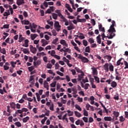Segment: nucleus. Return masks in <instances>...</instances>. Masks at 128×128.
<instances>
[{
	"instance_id": "nucleus-11",
	"label": "nucleus",
	"mask_w": 128,
	"mask_h": 128,
	"mask_svg": "<svg viewBox=\"0 0 128 128\" xmlns=\"http://www.w3.org/2000/svg\"><path fill=\"white\" fill-rule=\"evenodd\" d=\"M98 29L100 32H105V29L102 24L98 25Z\"/></svg>"
},
{
	"instance_id": "nucleus-28",
	"label": "nucleus",
	"mask_w": 128,
	"mask_h": 128,
	"mask_svg": "<svg viewBox=\"0 0 128 128\" xmlns=\"http://www.w3.org/2000/svg\"><path fill=\"white\" fill-rule=\"evenodd\" d=\"M85 52L90 53V46L86 47Z\"/></svg>"
},
{
	"instance_id": "nucleus-7",
	"label": "nucleus",
	"mask_w": 128,
	"mask_h": 128,
	"mask_svg": "<svg viewBox=\"0 0 128 128\" xmlns=\"http://www.w3.org/2000/svg\"><path fill=\"white\" fill-rule=\"evenodd\" d=\"M41 43L42 44V46L43 47L45 46L48 44V42L45 40V39H42Z\"/></svg>"
},
{
	"instance_id": "nucleus-58",
	"label": "nucleus",
	"mask_w": 128,
	"mask_h": 128,
	"mask_svg": "<svg viewBox=\"0 0 128 128\" xmlns=\"http://www.w3.org/2000/svg\"><path fill=\"white\" fill-rule=\"evenodd\" d=\"M60 68V65L58 62H56L55 64V70H58Z\"/></svg>"
},
{
	"instance_id": "nucleus-35",
	"label": "nucleus",
	"mask_w": 128,
	"mask_h": 128,
	"mask_svg": "<svg viewBox=\"0 0 128 128\" xmlns=\"http://www.w3.org/2000/svg\"><path fill=\"white\" fill-rule=\"evenodd\" d=\"M36 48L35 47H33L30 50V52L33 54H36Z\"/></svg>"
},
{
	"instance_id": "nucleus-64",
	"label": "nucleus",
	"mask_w": 128,
	"mask_h": 128,
	"mask_svg": "<svg viewBox=\"0 0 128 128\" xmlns=\"http://www.w3.org/2000/svg\"><path fill=\"white\" fill-rule=\"evenodd\" d=\"M124 114H125V118H126L127 119H128V112L125 111Z\"/></svg>"
},
{
	"instance_id": "nucleus-56",
	"label": "nucleus",
	"mask_w": 128,
	"mask_h": 128,
	"mask_svg": "<svg viewBox=\"0 0 128 128\" xmlns=\"http://www.w3.org/2000/svg\"><path fill=\"white\" fill-rule=\"evenodd\" d=\"M124 64L126 66L124 67V69H126L128 68V62L126 61H124Z\"/></svg>"
},
{
	"instance_id": "nucleus-15",
	"label": "nucleus",
	"mask_w": 128,
	"mask_h": 128,
	"mask_svg": "<svg viewBox=\"0 0 128 128\" xmlns=\"http://www.w3.org/2000/svg\"><path fill=\"white\" fill-rule=\"evenodd\" d=\"M21 50L25 54H30L28 48H22Z\"/></svg>"
},
{
	"instance_id": "nucleus-55",
	"label": "nucleus",
	"mask_w": 128,
	"mask_h": 128,
	"mask_svg": "<svg viewBox=\"0 0 128 128\" xmlns=\"http://www.w3.org/2000/svg\"><path fill=\"white\" fill-rule=\"evenodd\" d=\"M52 65L50 63H48L46 65V68H52Z\"/></svg>"
},
{
	"instance_id": "nucleus-23",
	"label": "nucleus",
	"mask_w": 128,
	"mask_h": 128,
	"mask_svg": "<svg viewBox=\"0 0 128 128\" xmlns=\"http://www.w3.org/2000/svg\"><path fill=\"white\" fill-rule=\"evenodd\" d=\"M113 114L116 118H118L120 115V112H117V111H114Z\"/></svg>"
},
{
	"instance_id": "nucleus-10",
	"label": "nucleus",
	"mask_w": 128,
	"mask_h": 128,
	"mask_svg": "<svg viewBox=\"0 0 128 128\" xmlns=\"http://www.w3.org/2000/svg\"><path fill=\"white\" fill-rule=\"evenodd\" d=\"M10 108H11L12 109H14V110H16V104L14 102H10Z\"/></svg>"
},
{
	"instance_id": "nucleus-14",
	"label": "nucleus",
	"mask_w": 128,
	"mask_h": 128,
	"mask_svg": "<svg viewBox=\"0 0 128 128\" xmlns=\"http://www.w3.org/2000/svg\"><path fill=\"white\" fill-rule=\"evenodd\" d=\"M23 47L28 48V39H26L24 40V43L22 44Z\"/></svg>"
},
{
	"instance_id": "nucleus-22",
	"label": "nucleus",
	"mask_w": 128,
	"mask_h": 128,
	"mask_svg": "<svg viewBox=\"0 0 128 128\" xmlns=\"http://www.w3.org/2000/svg\"><path fill=\"white\" fill-rule=\"evenodd\" d=\"M74 113L76 117L80 118V117L82 116V114L78 112V111H74Z\"/></svg>"
},
{
	"instance_id": "nucleus-4",
	"label": "nucleus",
	"mask_w": 128,
	"mask_h": 128,
	"mask_svg": "<svg viewBox=\"0 0 128 128\" xmlns=\"http://www.w3.org/2000/svg\"><path fill=\"white\" fill-rule=\"evenodd\" d=\"M91 70H92V74L94 77L98 76V71L96 70V68H94V67H92L91 68Z\"/></svg>"
},
{
	"instance_id": "nucleus-59",
	"label": "nucleus",
	"mask_w": 128,
	"mask_h": 128,
	"mask_svg": "<svg viewBox=\"0 0 128 128\" xmlns=\"http://www.w3.org/2000/svg\"><path fill=\"white\" fill-rule=\"evenodd\" d=\"M58 16H60V18H64V16H62L60 12H59L58 14Z\"/></svg>"
},
{
	"instance_id": "nucleus-26",
	"label": "nucleus",
	"mask_w": 128,
	"mask_h": 128,
	"mask_svg": "<svg viewBox=\"0 0 128 128\" xmlns=\"http://www.w3.org/2000/svg\"><path fill=\"white\" fill-rule=\"evenodd\" d=\"M34 75H32V76H30V80L29 82H31L32 84H34V82L32 81V80H34Z\"/></svg>"
},
{
	"instance_id": "nucleus-34",
	"label": "nucleus",
	"mask_w": 128,
	"mask_h": 128,
	"mask_svg": "<svg viewBox=\"0 0 128 128\" xmlns=\"http://www.w3.org/2000/svg\"><path fill=\"white\" fill-rule=\"evenodd\" d=\"M75 107H76V109L78 110H79L80 112L82 111V108H81V107L79 105L76 104L75 106Z\"/></svg>"
},
{
	"instance_id": "nucleus-31",
	"label": "nucleus",
	"mask_w": 128,
	"mask_h": 128,
	"mask_svg": "<svg viewBox=\"0 0 128 128\" xmlns=\"http://www.w3.org/2000/svg\"><path fill=\"white\" fill-rule=\"evenodd\" d=\"M52 18L54 20H57L58 19V14H56L52 13Z\"/></svg>"
},
{
	"instance_id": "nucleus-25",
	"label": "nucleus",
	"mask_w": 128,
	"mask_h": 128,
	"mask_svg": "<svg viewBox=\"0 0 128 128\" xmlns=\"http://www.w3.org/2000/svg\"><path fill=\"white\" fill-rule=\"evenodd\" d=\"M14 124L18 126V128H20L22 126V123L20 122H16L14 123Z\"/></svg>"
},
{
	"instance_id": "nucleus-33",
	"label": "nucleus",
	"mask_w": 128,
	"mask_h": 128,
	"mask_svg": "<svg viewBox=\"0 0 128 128\" xmlns=\"http://www.w3.org/2000/svg\"><path fill=\"white\" fill-rule=\"evenodd\" d=\"M94 79L96 82L97 84H100V78L96 76H94Z\"/></svg>"
},
{
	"instance_id": "nucleus-12",
	"label": "nucleus",
	"mask_w": 128,
	"mask_h": 128,
	"mask_svg": "<svg viewBox=\"0 0 128 128\" xmlns=\"http://www.w3.org/2000/svg\"><path fill=\"white\" fill-rule=\"evenodd\" d=\"M44 88H46L47 90H49V84L48 82L46 81H44Z\"/></svg>"
},
{
	"instance_id": "nucleus-63",
	"label": "nucleus",
	"mask_w": 128,
	"mask_h": 128,
	"mask_svg": "<svg viewBox=\"0 0 128 128\" xmlns=\"http://www.w3.org/2000/svg\"><path fill=\"white\" fill-rule=\"evenodd\" d=\"M12 119H13V117L12 116H9V118H8V120H9V122H12Z\"/></svg>"
},
{
	"instance_id": "nucleus-43",
	"label": "nucleus",
	"mask_w": 128,
	"mask_h": 128,
	"mask_svg": "<svg viewBox=\"0 0 128 128\" xmlns=\"http://www.w3.org/2000/svg\"><path fill=\"white\" fill-rule=\"evenodd\" d=\"M90 86V84H88V83H86V84H85L84 87V90H88V88Z\"/></svg>"
},
{
	"instance_id": "nucleus-52",
	"label": "nucleus",
	"mask_w": 128,
	"mask_h": 128,
	"mask_svg": "<svg viewBox=\"0 0 128 128\" xmlns=\"http://www.w3.org/2000/svg\"><path fill=\"white\" fill-rule=\"evenodd\" d=\"M58 40V38H56L54 39V40H53V42H52V44H56Z\"/></svg>"
},
{
	"instance_id": "nucleus-29",
	"label": "nucleus",
	"mask_w": 128,
	"mask_h": 128,
	"mask_svg": "<svg viewBox=\"0 0 128 128\" xmlns=\"http://www.w3.org/2000/svg\"><path fill=\"white\" fill-rule=\"evenodd\" d=\"M56 84H57V82L55 81V82H52L50 86L52 88H55L56 86Z\"/></svg>"
},
{
	"instance_id": "nucleus-62",
	"label": "nucleus",
	"mask_w": 128,
	"mask_h": 128,
	"mask_svg": "<svg viewBox=\"0 0 128 128\" xmlns=\"http://www.w3.org/2000/svg\"><path fill=\"white\" fill-rule=\"evenodd\" d=\"M97 39V42L99 44H101V38L99 37L96 38Z\"/></svg>"
},
{
	"instance_id": "nucleus-37",
	"label": "nucleus",
	"mask_w": 128,
	"mask_h": 128,
	"mask_svg": "<svg viewBox=\"0 0 128 128\" xmlns=\"http://www.w3.org/2000/svg\"><path fill=\"white\" fill-rule=\"evenodd\" d=\"M52 35H53L54 36H56L58 35V33H57L56 30H52Z\"/></svg>"
},
{
	"instance_id": "nucleus-38",
	"label": "nucleus",
	"mask_w": 128,
	"mask_h": 128,
	"mask_svg": "<svg viewBox=\"0 0 128 128\" xmlns=\"http://www.w3.org/2000/svg\"><path fill=\"white\" fill-rule=\"evenodd\" d=\"M0 52L2 54H6V50L4 48L0 49Z\"/></svg>"
},
{
	"instance_id": "nucleus-13",
	"label": "nucleus",
	"mask_w": 128,
	"mask_h": 128,
	"mask_svg": "<svg viewBox=\"0 0 128 128\" xmlns=\"http://www.w3.org/2000/svg\"><path fill=\"white\" fill-rule=\"evenodd\" d=\"M110 86L112 88H115L117 86H118V83L115 82V81H112L111 83H110Z\"/></svg>"
},
{
	"instance_id": "nucleus-53",
	"label": "nucleus",
	"mask_w": 128,
	"mask_h": 128,
	"mask_svg": "<svg viewBox=\"0 0 128 128\" xmlns=\"http://www.w3.org/2000/svg\"><path fill=\"white\" fill-rule=\"evenodd\" d=\"M79 22H86V18H80V20H78Z\"/></svg>"
},
{
	"instance_id": "nucleus-39",
	"label": "nucleus",
	"mask_w": 128,
	"mask_h": 128,
	"mask_svg": "<svg viewBox=\"0 0 128 128\" xmlns=\"http://www.w3.org/2000/svg\"><path fill=\"white\" fill-rule=\"evenodd\" d=\"M82 43H83V45L84 46H87L88 45V42L86 40H83Z\"/></svg>"
},
{
	"instance_id": "nucleus-1",
	"label": "nucleus",
	"mask_w": 128,
	"mask_h": 128,
	"mask_svg": "<svg viewBox=\"0 0 128 128\" xmlns=\"http://www.w3.org/2000/svg\"><path fill=\"white\" fill-rule=\"evenodd\" d=\"M112 24L110 27L109 30H108V34L106 36L104 33L101 34V36L102 37V40H104V38L107 37L108 39H112L114 36H116V34L114 32H116V30L114 28V26L116 24V22L114 20H112Z\"/></svg>"
},
{
	"instance_id": "nucleus-41",
	"label": "nucleus",
	"mask_w": 128,
	"mask_h": 128,
	"mask_svg": "<svg viewBox=\"0 0 128 128\" xmlns=\"http://www.w3.org/2000/svg\"><path fill=\"white\" fill-rule=\"evenodd\" d=\"M119 120L120 122H124L125 120V118H124V116H121L120 117Z\"/></svg>"
},
{
	"instance_id": "nucleus-30",
	"label": "nucleus",
	"mask_w": 128,
	"mask_h": 128,
	"mask_svg": "<svg viewBox=\"0 0 128 128\" xmlns=\"http://www.w3.org/2000/svg\"><path fill=\"white\" fill-rule=\"evenodd\" d=\"M30 118L28 116H26L23 118V122L26 123V122L29 120Z\"/></svg>"
},
{
	"instance_id": "nucleus-6",
	"label": "nucleus",
	"mask_w": 128,
	"mask_h": 128,
	"mask_svg": "<svg viewBox=\"0 0 128 128\" xmlns=\"http://www.w3.org/2000/svg\"><path fill=\"white\" fill-rule=\"evenodd\" d=\"M115 72H116L115 75H116L115 79L118 80H120L122 79V77L118 76H120V74L118 72L117 70H115Z\"/></svg>"
},
{
	"instance_id": "nucleus-46",
	"label": "nucleus",
	"mask_w": 128,
	"mask_h": 128,
	"mask_svg": "<svg viewBox=\"0 0 128 128\" xmlns=\"http://www.w3.org/2000/svg\"><path fill=\"white\" fill-rule=\"evenodd\" d=\"M75 69L76 70V72L78 73H82V71L78 67H75Z\"/></svg>"
},
{
	"instance_id": "nucleus-18",
	"label": "nucleus",
	"mask_w": 128,
	"mask_h": 128,
	"mask_svg": "<svg viewBox=\"0 0 128 128\" xmlns=\"http://www.w3.org/2000/svg\"><path fill=\"white\" fill-rule=\"evenodd\" d=\"M104 70H106V72H108L109 70H108V63H106L104 65Z\"/></svg>"
},
{
	"instance_id": "nucleus-3",
	"label": "nucleus",
	"mask_w": 128,
	"mask_h": 128,
	"mask_svg": "<svg viewBox=\"0 0 128 128\" xmlns=\"http://www.w3.org/2000/svg\"><path fill=\"white\" fill-rule=\"evenodd\" d=\"M54 27L55 28L57 32H58L60 30L61 26L60 25L58 22L55 21Z\"/></svg>"
},
{
	"instance_id": "nucleus-21",
	"label": "nucleus",
	"mask_w": 128,
	"mask_h": 128,
	"mask_svg": "<svg viewBox=\"0 0 128 128\" xmlns=\"http://www.w3.org/2000/svg\"><path fill=\"white\" fill-rule=\"evenodd\" d=\"M67 112L68 113V116H74V112L71 111L70 110H67Z\"/></svg>"
},
{
	"instance_id": "nucleus-49",
	"label": "nucleus",
	"mask_w": 128,
	"mask_h": 128,
	"mask_svg": "<svg viewBox=\"0 0 128 128\" xmlns=\"http://www.w3.org/2000/svg\"><path fill=\"white\" fill-rule=\"evenodd\" d=\"M48 73L50 74H52L53 76H56V74L54 73L52 70H48Z\"/></svg>"
},
{
	"instance_id": "nucleus-2",
	"label": "nucleus",
	"mask_w": 128,
	"mask_h": 128,
	"mask_svg": "<svg viewBox=\"0 0 128 128\" xmlns=\"http://www.w3.org/2000/svg\"><path fill=\"white\" fill-rule=\"evenodd\" d=\"M78 58L80 59L83 63H88L90 61L88 58L83 56L82 54H79V56Z\"/></svg>"
},
{
	"instance_id": "nucleus-57",
	"label": "nucleus",
	"mask_w": 128,
	"mask_h": 128,
	"mask_svg": "<svg viewBox=\"0 0 128 128\" xmlns=\"http://www.w3.org/2000/svg\"><path fill=\"white\" fill-rule=\"evenodd\" d=\"M82 120L85 122V123H88V118L83 117Z\"/></svg>"
},
{
	"instance_id": "nucleus-61",
	"label": "nucleus",
	"mask_w": 128,
	"mask_h": 128,
	"mask_svg": "<svg viewBox=\"0 0 128 128\" xmlns=\"http://www.w3.org/2000/svg\"><path fill=\"white\" fill-rule=\"evenodd\" d=\"M0 10L1 13H3L4 12V8L2 6H0Z\"/></svg>"
},
{
	"instance_id": "nucleus-5",
	"label": "nucleus",
	"mask_w": 128,
	"mask_h": 128,
	"mask_svg": "<svg viewBox=\"0 0 128 128\" xmlns=\"http://www.w3.org/2000/svg\"><path fill=\"white\" fill-rule=\"evenodd\" d=\"M26 3L24 0H16V4L18 6H24Z\"/></svg>"
},
{
	"instance_id": "nucleus-50",
	"label": "nucleus",
	"mask_w": 128,
	"mask_h": 128,
	"mask_svg": "<svg viewBox=\"0 0 128 128\" xmlns=\"http://www.w3.org/2000/svg\"><path fill=\"white\" fill-rule=\"evenodd\" d=\"M109 70L110 72H114V66L112 64L110 66Z\"/></svg>"
},
{
	"instance_id": "nucleus-24",
	"label": "nucleus",
	"mask_w": 128,
	"mask_h": 128,
	"mask_svg": "<svg viewBox=\"0 0 128 128\" xmlns=\"http://www.w3.org/2000/svg\"><path fill=\"white\" fill-rule=\"evenodd\" d=\"M83 114L84 116H88V113L87 110H86V109H84L83 110Z\"/></svg>"
},
{
	"instance_id": "nucleus-48",
	"label": "nucleus",
	"mask_w": 128,
	"mask_h": 128,
	"mask_svg": "<svg viewBox=\"0 0 128 128\" xmlns=\"http://www.w3.org/2000/svg\"><path fill=\"white\" fill-rule=\"evenodd\" d=\"M90 44H93L94 42V41L92 38H90L88 40Z\"/></svg>"
},
{
	"instance_id": "nucleus-32",
	"label": "nucleus",
	"mask_w": 128,
	"mask_h": 128,
	"mask_svg": "<svg viewBox=\"0 0 128 128\" xmlns=\"http://www.w3.org/2000/svg\"><path fill=\"white\" fill-rule=\"evenodd\" d=\"M30 38H31L32 40H34V39L36 38V34H31Z\"/></svg>"
},
{
	"instance_id": "nucleus-17",
	"label": "nucleus",
	"mask_w": 128,
	"mask_h": 128,
	"mask_svg": "<svg viewBox=\"0 0 128 128\" xmlns=\"http://www.w3.org/2000/svg\"><path fill=\"white\" fill-rule=\"evenodd\" d=\"M84 76V74L83 72H81V74L78 75V80L79 81L82 80Z\"/></svg>"
},
{
	"instance_id": "nucleus-40",
	"label": "nucleus",
	"mask_w": 128,
	"mask_h": 128,
	"mask_svg": "<svg viewBox=\"0 0 128 128\" xmlns=\"http://www.w3.org/2000/svg\"><path fill=\"white\" fill-rule=\"evenodd\" d=\"M47 119H48L47 117H46V116L44 117V118L42 120H41L42 124H44Z\"/></svg>"
},
{
	"instance_id": "nucleus-51",
	"label": "nucleus",
	"mask_w": 128,
	"mask_h": 128,
	"mask_svg": "<svg viewBox=\"0 0 128 128\" xmlns=\"http://www.w3.org/2000/svg\"><path fill=\"white\" fill-rule=\"evenodd\" d=\"M122 60V58H120L116 62L117 66H120L121 64V61Z\"/></svg>"
},
{
	"instance_id": "nucleus-42",
	"label": "nucleus",
	"mask_w": 128,
	"mask_h": 128,
	"mask_svg": "<svg viewBox=\"0 0 128 128\" xmlns=\"http://www.w3.org/2000/svg\"><path fill=\"white\" fill-rule=\"evenodd\" d=\"M36 96L37 97V100L38 102H40V94L36 92Z\"/></svg>"
},
{
	"instance_id": "nucleus-60",
	"label": "nucleus",
	"mask_w": 128,
	"mask_h": 128,
	"mask_svg": "<svg viewBox=\"0 0 128 128\" xmlns=\"http://www.w3.org/2000/svg\"><path fill=\"white\" fill-rule=\"evenodd\" d=\"M66 41L65 40H64L63 39H62L60 41V44H62V45H64V44H66Z\"/></svg>"
},
{
	"instance_id": "nucleus-36",
	"label": "nucleus",
	"mask_w": 128,
	"mask_h": 128,
	"mask_svg": "<svg viewBox=\"0 0 128 128\" xmlns=\"http://www.w3.org/2000/svg\"><path fill=\"white\" fill-rule=\"evenodd\" d=\"M76 37L79 38H80V40H84L85 38V36H84V34H82V35H77Z\"/></svg>"
},
{
	"instance_id": "nucleus-44",
	"label": "nucleus",
	"mask_w": 128,
	"mask_h": 128,
	"mask_svg": "<svg viewBox=\"0 0 128 128\" xmlns=\"http://www.w3.org/2000/svg\"><path fill=\"white\" fill-rule=\"evenodd\" d=\"M54 105L53 104V103H52L50 105V110L51 111H54Z\"/></svg>"
},
{
	"instance_id": "nucleus-20",
	"label": "nucleus",
	"mask_w": 128,
	"mask_h": 128,
	"mask_svg": "<svg viewBox=\"0 0 128 128\" xmlns=\"http://www.w3.org/2000/svg\"><path fill=\"white\" fill-rule=\"evenodd\" d=\"M104 59H107L108 60V62H110L111 60V59L112 58V57L111 56H110V55H106L104 57Z\"/></svg>"
},
{
	"instance_id": "nucleus-45",
	"label": "nucleus",
	"mask_w": 128,
	"mask_h": 128,
	"mask_svg": "<svg viewBox=\"0 0 128 128\" xmlns=\"http://www.w3.org/2000/svg\"><path fill=\"white\" fill-rule=\"evenodd\" d=\"M22 113H23L22 109V110H16V114H22Z\"/></svg>"
},
{
	"instance_id": "nucleus-16",
	"label": "nucleus",
	"mask_w": 128,
	"mask_h": 128,
	"mask_svg": "<svg viewBox=\"0 0 128 128\" xmlns=\"http://www.w3.org/2000/svg\"><path fill=\"white\" fill-rule=\"evenodd\" d=\"M41 64V62L40 60H38L36 62L34 61V67H36V66H39Z\"/></svg>"
},
{
	"instance_id": "nucleus-8",
	"label": "nucleus",
	"mask_w": 128,
	"mask_h": 128,
	"mask_svg": "<svg viewBox=\"0 0 128 128\" xmlns=\"http://www.w3.org/2000/svg\"><path fill=\"white\" fill-rule=\"evenodd\" d=\"M74 28V26L72 24V22L70 23V26H67V29L68 30H72Z\"/></svg>"
},
{
	"instance_id": "nucleus-47",
	"label": "nucleus",
	"mask_w": 128,
	"mask_h": 128,
	"mask_svg": "<svg viewBox=\"0 0 128 128\" xmlns=\"http://www.w3.org/2000/svg\"><path fill=\"white\" fill-rule=\"evenodd\" d=\"M91 24L93 25V26H95L96 24V20L94 18L91 20Z\"/></svg>"
},
{
	"instance_id": "nucleus-9",
	"label": "nucleus",
	"mask_w": 128,
	"mask_h": 128,
	"mask_svg": "<svg viewBox=\"0 0 128 128\" xmlns=\"http://www.w3.org/2000/svg\"><path fill=\"white\" fill-rule=\"evenodd\" d=\"M7 112H8V114H6L7 116H10L12 113V110L10 109V106H7Z\"/></svg>"
},
{
	"instance_id": "nucleus-19",
	"label": "nucleus",
	"mask_w": 128,
	"mask_h": 128,
	"mask_svg": "<svg viewBox=\"0 0 128 128\" xmlns=\"http://www.w3.org/2000/svg\"><path fill=\"white\" fill-rule=\"evenodd\" d=\"M104 120L106 122H110L112 120V118L110 116H106L104 118Z\"/></svg>"
},
{
	"instance_id": "nucleus-54",
	"label": "nucleus",
	"mask_w": 128,
	"mask_h": 128,
	"mask_svg": "<svg viewBox=\"0 0 128 128\" xmlns=\"http://www.w3.org/2000/svg\"><path fill=\"white\" fill-rule=\"evenodd\" d=\"M82 82L84 84H86V82H88V80L87 77L85 78V79H82Z\"/></svg>"
},
{
	"instance_id": "nucleus-27",
	"label": "nucleus",
	"mask_w": 128,
	"mask_h": 128,
	"mask_svg": "<svg viewBox=\"0 0 128 128\" xmlns=\"http://www.w3.org/2000/svg\"><path fill=\"white\" fill-rule=\"evenodd\" d=\"M34 66H31L28 67V70L30 72H32V70H34Z\"/></svg>"
}]
</instances>
